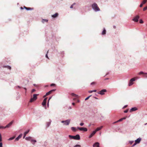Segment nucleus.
Returning a JSON list of instances; mask_svg holds the SVG:
<instances>
[{
  "label": "nucleus",
  "mask_w": 147,
  "mask_h": 147,
  "mask_svg": "<svg viewBox=\"0 0 147 147\" xmlns=\"http://www.w3.org/2000/svg\"><path fill=\"white\" fill-rule=\"evenodd\" d=\"M142 139L141 138L139 137V138L137 139L136 140H135V142H136L137 144H139L141 141V140Z\"/></svg>",
  "instance_id": "13"
},
{
  "label": "nucleus",
  "mask_w": 147,
  "mask_h": 147,
  "mask_svg": "<svg viewBox=\"0 0 147 147\" xmlns=\"http://www.w3.org/2000/svg\"><path fill=\"white\" fill-rule=\"evenodd\" d=\"M31 142L32 144H34V143L36 142V140H33L32 139L31 140Z\"/></svg>",
  "instance_id": "29"
},
{
  "label": "nucleus",
  "mask_w": 147,
  "mask_h": 147,
  "mask_svg": "<svg viewBox=\"0 0 147 147\" xmlns=\"http://www.w3.org/2000/svg\"><path fill=\"white\" fill-rule=\"evenodd\" d=\"M126 117H124L122 118V119L123 120L125 119H126Z\"/></svg>",
  "instance_id": "58"
},
{
  "label": "nucleus",
  "mask_w": 147,
  "mask_h": 147,
  "mask_svg": "<svg viewBox=\"0 0 147 147\" xmlns=\"http://www.w3.org/2000/svg\"><path fill=\"white\" fill-rule=\"evenodd\" d=\"M47 102L45 101H44L43 100L42 103V106L44 107L45 109H47V107L46 106Z\"/></svg>",
  "instance_id": "18"
},
{
  "label": "nucleus",
  "mask_w": 147,
  "mask_h": 147,
  "mask_svg": "<svg viewBox=\"0 0 147 147\" xmlns=\"http://www.w3.org/2000/svg\"><path fill=\"white\" fill-rule=\"evenodd\" d=\"M29 131V130L28 129V130L26 131H25L24 132V135L23 138H25L26 135L28 133Z\"/></svg>",
  "instance_id": "23"
},
{
  "label": "nucleus",
  "mask_w": 147,
  "mask_h": 147,
  "mask_svg": "<svg viewBox=\"0 0 147 147\" xmlns=\"http://www.w3.org/2000/svg\"><path fill=\"white\" fill-rule=\"evenodd\" d=\"M113 28L114 29H115L116 28V26H113Z\"/></svg>",
  "instance_id": "64"
},
{
  "label": "nucleus",
  "mask_w": 147,
  "mask_h": 147,
  "mask_svg": "<svg viewBox=\"0 0 147 147\" xmlns=\"http://www.w3.org/2000/svg\"><path fill=\"white\" fill-rule=\"evenodd\" d=\"M147 2V0H143L142 2L144 4Z\"/></svg>",
  "instance_id": "37"
},
{
  "label": "nucleus",
  "mask_w": 147,
  "mask_h": 147,
  "mask_svg": "<svg viewBox=\"0 0 147 147\" xmlns=\"http://www.w3.org/2000/svg\"><path fill=\"white\" fill-rule=\"evenodd\" d=\"M96 133V131H93L89 135V138H91Z\"/></svg>",
  "instance_id": "14"
},
{
  "label": "nucleus",
  "mask_w": 147,
  "mask_h": 147,
  "mask_svg": "<svg viewBox=\"0 0 147 147\" xmlns=\"http://www.w3.org/2000/svg\"><path fill=\"white\" fill-rule=\"evenodd\" d=\"M69 138H70V139H74V136L71 135H69Z\"/></svg>",
  "instance_id": "31"
},
{
  "label": "nucleus",
  "mask_w": 147,
  "mask_h": 147,
  "mask_svg": "<svg viewBox=\"0 0 147 147\" xmlns=\"http://www.w3.org/2000/svg\"><path fill=\"white\" fill-rule=\"evenodd\" d=\"M47 97L45 98L43 100V101H45V102H47Z\"/></svg>",
  "instance_id": "52"
},
{
  "label": "nucleus",
  "mask_w": 147,
  "mask_h": 147,
  "mask_svg": "<svg viewBox=\"0 0 147 147\" xmlns=\"http://www.w3.org/2000/svg\"><path fill=\"white\" fill-rule=\"evenodd\" d=\"M2 141V137L1 134L0 133V142Z\"/></svg>",
  "instance_id": "42"
},
{
  "label": "nucleus",
  "mask_w": 147,
  "mask_h": 147,
  "mask_svg": "<svg viewBox=\"0 0 147 147\" xmlns=\"http://www.w3.org/2000/svg\"><path fill=\"white\" fill-rule=\"evenodd\" d=\"M22 136V134H20L15 139V141H18L20 138Z\"/></svg>",
  "instance_id": "15"
},
{
  "label": "nucleus",
  "mask_w": 147,
  "mask_h": 147,
  "mask_svg": "<svg viewBox=\"0 0 147 147\" xmlns=\"http://www.w3.org/2000/svg\"><path fill=\"white\" fill-rule=\"evenodd\" d=\"M20 96H19L18 97H17L16 98L17 100H18L20 98Z\"/></svg>",
  "instance_id": "59"
},
{
  "label": "nucleus",
  "mask_w": 147,
  "mask_h": 147,
  "mask_svg": "<svg viewBox=\"0 0 147 147\" xmlns=\"http://www.w3.org/2000/svg\"><path fill=\"white\" fill-rule=\"evenodd\" d=\"M3 146V144L2 142H0V147H2Z\"/></svg>",
  "instance_id": "50"
},
{
  "label": "nucleus",
  "mask_w": 147,
  "mask_h": 147,
  "mask_svg": "<svg viewBox=\"0 0 147 147\" xmlns=\"http://www.w3.org/2000/svg\"><path fill=\"white\" fill-rule=\"evenodd\" d=\"M138 110V109L136 107H133L131 108L130 110V112H131L136 111Z\"/></svg>",
  "instance_id": "17"
},
{
  "label": "nucleus",
  "mask_w": 147,
  "mask_h": 147,
  "mask_svg": "<svg viewBox=\"0 0 147 147\" xmlns=\"http://www.w3.org/2000/svg\"><path fill=\"white\" fill-rule=\"evenodd\" d=\"M24 7L27 10H32L33 9V8H31L29 7H26L25 6H24Z\"/></svg>",
  "instance_id": "26"
},
{
  "label": "nucleus",
  "mask_w": 147,
  "mask_h": 147,
  "mask_svg": "<svg viewBox=\"0 0 147 147\" xmlns=\"http://www.w3.org/2000/svg\"><path fill=\"white\" fill-rule=\"evenodd\" d=\"M96 90H90L88 92L90 93H91L93 92H96Z\"/></svg>",
  "instance_id": "34"
},
{
  "label": "nucleus",
  "mask_w": 147,
  "mask_h": 147,
  "mask_svg": "<svg viewBox=\"0 0 147 147\" xmlns=\"http://www.w3.org/2000/svg\"><path fill=\"white\" fill-rule=\"evenodd\" d=\"M91 96V95H90L89 96H88V97H87V98H86L85 99V100H88L90 98V97Z\"/></svg>",
  "instance_id": "38"
},
{
  "label": "nucleus",
  "mask_w": 147,
  "mask_h": 147,
  "mask_svg": "<svg viewBox=\"0 0 147 147\" xmlns=\"http://www.w3.org/2000/svg\"><path fill=\"white\" fill-rule=\"evenodd\" d=\"M60 53H61V54L62 55H63L64 54V51L61 52Z\"/></svg>",
  "instance_id": "56"
},
{
  "label": "nucleus",
  "mask_w": 147,
  "mask_h": 147,
  "mask_svg": "<svg viewBox=\"0 0 147 147\" xmlns=\"http://www.w3.org/2000/svg\"><path fill=\"white\" fill-rule=\"evenodd\" d=\"M144 23V21L142 19H140V24H142Z\"/></svg>",
  "instance_id": "36"
},
{
  "label": "nucleus",
  "mask_w": 147,
  "mask_h": 147,
  "mask_svg": "<svg viewBox=\"0 0 147 147\" xmlns=\"http://www.w3.org/2000/svg\"><path fill=\"white\" fill-rule=\"evenodd\" d=\"M52 97V96H51V97H50L49 98V100H50L51 98Z\"/></svg>",
  "instance_id": "63"
},
{
  "label": "nucleus",
  "mask_w": 147,
  "mask_h": 147,
  "mask_svg": "<svg viewBox=\"0 0 147 147\" xmlns=\"http://www.w3.org/2000/svg\"><path fill=\"white\" fill-rule=\"evenodd\" d=\"M84 123H82H82H80V126H83L84 125Z\"/></svg>",
  "instance_id": "48"
},
{
  "label": "nucleus",
  "mask_w": 147,
  "mask_h": 147,
  "mask_svg": "<svg viewBox=\"0 0 147 147\" xmlns=\"http://www.w3.org/2000/svg\"><path fill=\"white\" fill-rule=\"evenodd\" d=\"M80 102V101L79 100H77L76 102Z\"/></svg>",
  "instance_id": "60"
},
{
  "label": "nucleus",
  "mask_w": 147,
  "mask_h": 147,
  "mask_svg": "<svg viewBox=\"0 0 147 147\" xmlns=\"http://www.w3.org/2000/svg\"><path fill=\"white\" fill-rule=\"evenodd\" d=\"M2 67L3 68H6L9 70H11V67H10V66H9V65H6V66L4 65Z\"/></svg>",
  "instance_id": "24"
},
{
  "label": "nucleus",
  "mask_w": 147,
  "mask_h": 147,
  "mask_svg": "<svg viewBox=\"0 0 147 147\" xmlns=\"http://www.w3.org/2000/svg\"><path fill=\"white\" fill-rule=\"evenodd\" d=\"M75 4V3H73L72 5L70 7V8H73V5Z\"/></svg>",
  "instance_id": "44"
},
{
  "label": "nucleus",
  "mask_w": 147,
  "mask_h": 147,
  "mask_svg": "<svg viewBox=\"0 0 147 147\" xmlns=\"http://www.w3.org/2000/svg\"><path fill=\"white\" fill-rule=\"evenodd\" d=\"M71 95L72 96L74 97V98H73V100H75L76 99V98L78 97V95L77 94H75L74 93H71Z\"/></svg>",
  "instance_id": "11"
},
{
  "label": "nucleus",
  "mask_w": 147,
  "mask_h": 147,
  "mask_svg": "<svg viewBox=\"0 0 147 147\" xmlns=\"http://www.w3.org/2000/svg\"><path fill=\"white\" fill-rule=\"evenodd\" d=\"M134 142V141H129V143L131 144Z\"/></svg>",
  "instance_id": "45"
},
{
  "label": "nucleus",
  "mask_w": 147,
  "mask_h": 147,
  "mask_svg": "<svg viewBox=\"0 0 147 147\" xmlns=\"http://www.w3.org/2000/svg\"><path fill=\"white\" fill-rule=\"evenodd\" d=\"M72 104L73 105V106H75V104L74 102H73L72 103Z\"/></svg>",
  "instance_id": "57"
},
{
  "label": "nucleus",
  "mask_w": 147,
  "mask_h": 147,
  "mask_svg": "<svg viewBox=\"0 0 147 147\" xmlns=\"http://www.w3.org/2000/svg\"><path fill=\"white\" fill-rule=\"evenodd\" d=\"M4 127L2 126H0V129H3Z\"/></svg>",
  "instance_id": "55"
},
{
  "label": "nucleus",
  "mask_w": 147,
  "mask_h": 147,
  "mask_svg": "<svg viewBox=\"0 0 147 147\" xmlns=\"http://www.w3.org/2000/svg\"><path fill=\"white\" fill-rule=\"evenodd\" d=\"M123 121V119L122 118L118 120H117V121H118V122L121 121Z\"/></svg>",
  "instance_id": "47"
},
{
  "label": "nucleus",
  "mask_w": 147,
  "mask_h": 147,
  "mask_svg": "<svg viewBox=\"0 0 147 147\" xmlns=\"http://www.w3.org/2000/svg\"><path fill=\"white\" fill-rule=\"evenodd\" d=\"M137 78H134L131 79L129 81V83L128 84V86H130L132 85L134 83V82L136 80V79Z\"/></svg>",
  "instance_id": "3"
},
{
  "label": "nucleus",
  "mask_w": 147,
  "mask_h": 147,
  "mask_svg": "<svg viewBox=\"0 0 147 147\" xmlns=\"http://www.w3.org/2000/svg\"><path fill=\"white\" fill-rule=\"evenodd\" d=\"M140 16L138 15L136 16L132 19V20L135 22H138L139 21Z\"/></svg>",
  "instance_id": "5"
},
{
  "label": "nucleus",
  "mask_w": 147,
  "mask_h": 147,
  "mask_svg": "<svg viewBox=\"0 0 147 147\" xmlns=\"http://www.w3.org/2000/svg\"><path fill=\"white\" fill-rule=\"evenodd\" d=\"M49 121V122H47L46 123V127H49L51 124V120L50 119Z\"/></svg>",
  "instance_id": "22"
},
{
  "label": "nucleus",
  "mask_w": 147,
  "mask_h": 147,
  "mask_svg": "<svg viewBox=\"0 0 147 147\" xmlns=\"http://www.w3.org/2000/svg\"><path fill=\"white\" fill-rule=\"evenodd\" d=\"M32 137H26L25 138V139L28 141H31V140L32 139Z\"/></svg>",
  "instance_id": "27"
},
{
  "label": "nucleus",
  "mask_w": 147,
  "mask_h": 147,
  "mask_svg": "<svg viewBox=\"0 0 147 147\" xmlns=\"http://www.w3.org/2000/svg\"><path fill=\"white\" fill-rule=\"evenodd\" d=\"M35 100H34V99L33 98H31L29 102H32L34 101Z\"/></svg>",
  "instance_id": "32"
},
{
  "label": "nucleus",
  "mask_w": 147,
  "mask_h": 147,
  "mask_svg": "<svg viewBox=\"0 0 147 147\" xmlns=\"http://www.w3.org/2000/svg\"><path fill=\"white\" fill-rule=\"evenodd\" d=\"M96 84V83L95 82H93L91 83L90 85H93L95 84Z\"/></svg>",
  "instance_id": "39"
},
{
  "label": "nucleus",
  "mask_w": 147,
  "mask_h": 147,
  "mask_svg": "<svg viewBox=\"0 0 147 147\" xmlns=\"http://www.w3.org/2000/svg\"><path fill=\"white\" fill-rule=\"evenodd\" d=\"M17 88H21V87H20V86H17L16 87Z\"/></svg>",
  "instance_id": "61"
},
{
  "label": "nucleus",
  "mask_w": 147,
  "mask_h": 147,
  "mask_svg": "<svg viewBox=\"0 0 147 147\" xmlns=\"http://www.w3.org/2000/svg\"><path fill=\"white\" fill-rule=\"evenodd\" d=\"M71 120L69 119H67L65 120L62 121H61V123H64L63 125H68L70 123Z\"/></svg>",
  "instance_id": "2"
},
{
  "label": "nucleus",
  "mask_w": 147,
  "mask_h": 147,
  "mask_svg": "<svg viewBox=\"0 0 147 147\" xmlns=\"http://www.w3.org/2000/svg\"><path fill=\"white\" fill-rule=\"evenodd\" d=\"M77 129H79L80 131H86L88 130V129L84 127H77Z\"/></svg>",
  "instance_id": "6"
},
{
  "label": "nucleus",
  "mask_w": 147,
  "mask_h": 147,
  "mask_svg": "<svg viewBox=\"0 0 147 147\" xmlns=\"http://www.w3.org/2000/svg\"><path fill=\"white\" fill-rule=\"evenodd\" d=\"M107 92V90L106 89H103L101 90L100 91L98 92V94H100L101 95H103L105 94V92Z\"/></svg>",
  "instance_id": "4"
},
{
  "label": "nucleus",
  "mask_w": 147,
  "mask_h": 147,
  "mask_svg": "<svg viewBox=\"0 0 147 147\" xmlns=\"http://www.w3.org/2000/svg\"><path fill=\"white\" fill-rule=\"evenodd\" d=\"M137 144V143H136V142H135L134 143V144L132 146H135L136 145V144Z\"/></svg>",
  "instance_id": "54"
},
{
  "label": "nucleus",
  "mask_w": 147,
  "mask_h": 147,
  "mask_svg": "<svg viewBox=\"0 0 147 147\" xmlns=\"http://www.w3.org/2000/svg\"><path fill=\"white\" fill-rule=\"evenodd\" d=\"M36 91V90L34 89H32L31 91V92L32 93L34 92V91Z\"/></svg>",
  "instance_id": "51"
},
{
  "label": "nucleus",
  "mask_w": 147,
  "mask_h": 147,
  "mask_svg": "<svg viewBox=\"0 0 147 147\" xmlns=\"http://www.w3.org/2000/svg\"><path fill=\"white\" fill-rule=\"evenodd\" d=\"M138 74L139 75L144 74V77L147 78V73H144L142 71H141Z\"/></svg>",
  "instance_id": "9"
},
{
  "label": "nucleus",
  "mask_w": 147,
  "mask_h": 147,
  "mask_svg": "<svg viewBox=\"0 0 147 147\" xmlns=\"http://www.w3.org/2000/svg\"><path fill=\"white\" fill-rule=\"evenodd\" d=\"M39 95L38 94H33V98L34 100H36L37 99V96Z\"/></svg>",
  "instance_id": "21"
},
{
  "label": "nucleus",
  "mask_w": 147,
  "mask_h": 147,
  "mask_svg": "<svg viewBox=\"0 0 147 147\" xmlns=\"http://www.w3.org/2000/svg\"><path fill=\"white\" fill-rule=\"evenodd\" d=\"M80 138L79 134H77L76 136H74V139L75 140H80Z\"/></svg>",
  "instance_id": "10"
},
{
  "label": "nucleus",
  "mask_w": 147,
  "mask_h": 147,
  "mask_svg": "<svg viewBox=\"0 0 147 147\" xmlns=\"http://www.w3.org/2000/svg\"><path fill=\"white\" fill-rule=\"evenodd\" d=\"M55 86V84L52 83L51 84V86Z\"/></svg>",
  "instance_id": "46"
},
{
  "label": "nucleus",
  "mask_w": 147,
  "mask_h": 147,
  "mask_svg": "<svg viewBox=\"0 0 147 147\" xmlns=\"http://www.w3.org/2000/svg\"><path fill=\"white\" fill-rule=\"evenodd\" d=\"M128 109H127V110H125L124 111V113H127V112H128Z\"/></svg>",
  "instance_id": "49"
},
{
  "label": "nucleus",
  "mask_w": 147,
  "mask_h": 147,
  "mask_svg": "<svg viewBox=\"0 0 147 147\" xmlns=\"http://www.w3.org/2000/svg\"><path fill=\"white\" fill-rule=\"evenodd\" d=\"M91 7L92 9L95 12H97L100 11V9L98 7V5L95 3H94L92 4Z\"/></svg>",
  "instance_id": "1"
},
{
  "label": "nucleus",
  "mask_w": 147,
  "mask_h": 147,
  "mask_svg": "<svg viewBox=\"0 0 147 147\" xmlns=\"http://www.w3.org/2000/svg\"><path fill=\"white\" fill-rule=\"evenodd\" d=\"M106 33V31L105 28H104L101 34L102 35H105Z\"/></svg>",
  "instance_id": "19"
},
{
  "label": "nucleus",
  "mask_w": 147,
  "mask_h": 147,
  "mask_svg": "<svg viewBox=\"0 0 147 147\" xmlns=\"http://www.w3.org/2000/svg\"><path fill=\"white\" fill-rule=\"evenodd\" d=\"M143 3L142 2V3H141V4H140V7H142L143 5L144 4V3Z\"/></svg>",
  "instance_id": "40"
},
{
  "label": "nucleus",
  "mask_w": 147,
  "mask_h": 147,
  "mask_svg": "<svg viewBox=\"0 0 147 147\" xmlns=\"http://www.w3.org/2000/svg\"><path fill=\"white\" fill-rule=\"evenodd\" d=\"M147 9V6L144 7L143 9L144 11H145Z\"/></svg>",
  "instance_id": "41"
},
{
  "label": "nucleus",
  "mask_w": 147,
  "mask_h": 147,
  "mask_svg": "<svg viewBox=\"0 0 147 147\" xmlns=\"http://www.w3.org/2000/svg\"><path fill=\"white\" fill-rule=\"evenodd\" d=\"M93 146V147H100L99 146V143L98 142H96L94 143Z\"/></svg>",
  "instance_id": "16"
},
{
  "label": "nucleus",
  "mask_w": 147,
  "mask_h": 147,
  "mask_svg": "<svg viewBox=\"0 0 147 147\" xmlns=\"http://www.w3.org/2000/svg\"><path fill=\"white\" fill-rule=\"evenodd\" d=\"M38 117V119L40 118L42 116V115L41 113H39L37 114L36 115Z\"/></svg>",
  "instance_id": "25"
},
{
  "label": "nucleus",
  "mask_w": 147,
  "mask_h": 147,
  "mask_svg": "<svg viewBox=\"0 0 147 147\" xmlns=\"http://www.w3.org/2000/svg\"><path fill=\"white\" fill-rule=\"evenodd\" d=\"M49 52V51H48L47 52V54H46V55H45V57L46 58L49 59V57H48V53Z\"/></svg>",
  "instance_id": "35"
},
{
  "label": "nucleus",
  "mask_w": 147,
  "mask_h": 147,
  "mask_svg": "<svg viewBox=\"0 0 147 147\" xmlns=\"http://www.w3.org/2000/svg\"><path fill=\"white\" fill-rule=\"evenodd\" d=\"M103 127V126H101L100 127H97L94 131H95L96 132L97 131H99Z\"/></svg>",
  "instance_id": "20"
},
{
  "label": "nucleus",
  "mask_w": 147,
  "mask_h": 147,
  "mask_svg": "<svg viewBox=\"0 0 147 147\" xmlns=\"http://www.w3.org/2000/svg\"><path fill=\"white\" fill-rule=\"evenodd\" d=\"M56 89H53L50 90L48 92H47L46 94L43 96V97H45L46 96H48L50 95V94H51L52 92H54L55 91Z\"/></svg>",
  "instance_id": "7"
},
{
  "label": "nucleus",
  "mask_w": 147,
  "mask_h": 147,
  "mask_svg": "<svg viewBox=\"0 0 147 147\" xmlns=\"http://www.w3.org/2000/svg\"><path fill=\"white\" fill-rule=\"evenodd\" d=\"M58 13H56L55 14L52 15L51 17L55 19L57 18L58 16Z\"/></svg>",
  "instance_id": "12"
},
{
  "label": "nucleus",
  "mask_w": 147,
  "mask_h": 147,
  "mask_svg": "<svg viewBox=\"0 0 147 147\" xmlns=\"http://www.w3.org/2000/svg\"><path fill=\"white\" fill-rule=\"evenodd\" d=\"M48 20L42 19V22L44 24L45 23V22H48Z\"/></svg>",
  "instance_id": "28"
},
{
  "label": "nucleus",
  "mask_w": 147,
  "mask_h": 147,
  "mask_svg": "<svg viewBox=\"0 0 147 147\" xmlns=\"http://www.w3.org/2000/svg\"><path fill=\"white\" fill-rule=\"evenodd\" d=\"M71 129L73 131L75 132L76 131V127H71Z\"/></svg>",
  "instance_id": "30"
},
{
  "label": "nucleus",
  "mask_w": 147,
  "mask_h": 147,
  "mask_svg": "<svg viewBox=\"0 0 147 147\" xmlns=\"http://www.w3.org/2000/svg\"><path fill=\"white\" fill-rule=\"evenodd\" d=\"M74 147H80V146L79 145H76L74 146Z\"/></svg>",
  "instance_id": "43"
},
{
  "label": "nucleus",
  "mask_w": 147,
  "mask_h": 147,
  "mask_svg": "<svg viewBox=\"0 0 147 147\" xmlns=\"http://www.w3.org/2000/svg\"><path fill=\"white\" fill-rule=\"evenodd\" d=\"M13 121H12L10 122L9 124L7 125L5 127H4L3 129H5L6 128H8L13 123Z\"/></svg>",
  "instance_id": "8"
},
{
  "label": "nucleus",
  "mask_w": 147,
  "mask_h": 147,
  "mask_svg": "<svg viewBox=\"0 0 147 147\" xmlns=\"http://www.w3.org/2000/svg\"><path fill=\"white\" fill-rule=\"evenodd\" d=\"M72 109V107H71V106H69V108H68V109Z\"/></svg>",
  "instance_id": "62"
},
{
  "label": "nucleus",
  "mask_w": 147,
  "mask_h": 147,
  "mask_svg": "<svg viewBox=\"0 0 147 147\" xmlns=\"http://www.w3.org/2000/svg\"><path fill=\"white\" fill-rule=\"evenodd\" d=\"M127 105H125L123 108V109H124L126 107H127Z\"/></svg>",
  "instance_id": "53"
},
{
  "label": "nucleus",
  "mask_w": 147,
  "mask_h": 147,
  "mask_svg": "<svg viewBox=\"0 0 147 147\" xmlns=\"http://www.w3.org/2000/svg\"><path fill=\"white\" fill-rule=\"evenodd\" d=\"M15 136L11 137V138H9L8 139V140H13L15 138Z\"/></svg>",
  "instance_id": "33"
}]
</instances>
